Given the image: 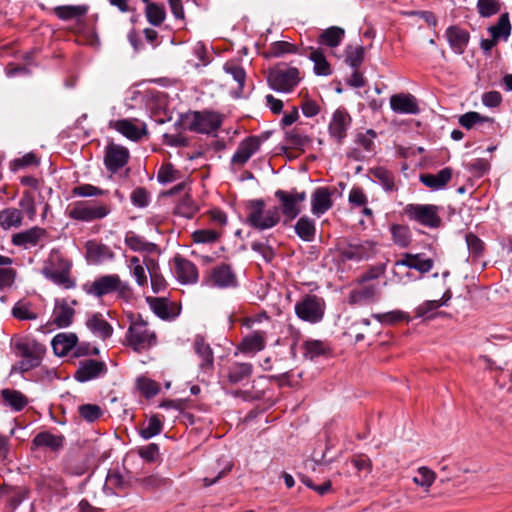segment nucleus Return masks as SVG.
<instances>
[{
	"label": "nucleus",
	"instance_id": "1",
	"mask_svg": "<svg viewBox=\"0 0 512 512\" xmlns=\"http://www.w3.org/2000/svg\"><path fill=\"white\" fill-rule=\"evenodd\" d=\"M10 347L17 356L22 357V360L12 367L11 373H23L38 367L46 351L45 346L36 340L18 335L11 338Z\"/></svg>",
	"mask_w": 512,
	"mask_h": 512
},
{
	"label": "nucleus",
	"instance_id": "2",
	"mask_svg": "<svg viewBox=\"0 0 512 512\" xmlns=\"http://www.w3.org/2000/svg\"><path fill=\"white\" fill-rule=\"evenodd\" d=\"M83 290L96 298L116 293L124 300H129L133 295V289L127 281H122L117 274H108L96 278L91 283L83 285Z\"/></svg>",
	"mask_w": 512,
	"mask_h": 512
},
{
	"label": "nucleus",
	"instance_id": "3",
	"mask_svg": "<svg viewBox=\"0 0 512 512\" xmlns=\"http://www.w3.org/2000/svg\"><path fill=\"white\" fill-rule=\"evenodd\" d=\"M246 223L259 231L275 227L281 219L280 208L273 206L265 210V202L262 199H252L246 204Z\"/></svg>",
	"mask_w": 512,
	"mask_h": 512
},
{
	"label": "nucleus",
	"instance_id": "4",
	"mask_svg": "<svg viewBox=\"0 0 512 512\" xmlns=\"http://www.w3.org/2000/svg\"><path fill=\"white\" fill-rule=\"evenodd\" d=\"M182 124L192 132L201 134L215 133L222 124L218 113L210 111H193L181 117Z\"/></svg>",
	"mask_w": 512,
	"mask_h": 512
},
{
	"label": "nucleus",
	"instance_id": "5",
	"mask_svg": "<svg viewBox=\"0 0 512 512\" xmlns=\"http://www.w3.org/2000/svg\"><path fill=\"white\" fill-rule=\"evenodd\" d=\"M326 304L322 297L315 294L304 295L294 307L295 314L302 321L316 324L322 321Z\"/></svg>",
	"mask_w": 512,
	"mask_h": 512
},
{
	"label": "nucleus",
	"instance_id": "6",
	"mask_svg": "<svg viewBox=\"0 0 512 512\" xmlns=\"http://www.w3.org/2000/svg\"><path fill=\"white\" fill-rule=\"evenodd\" d=\"M126 340L129 346L134 350L140 351L151 347L156 344V335L153 331L148 329L147 322L138 316L130 324Z\"/></svg>",
	"mask_w": 512,
	"mask_h": 512
},
{
	"label": "nucleus",
	"instance_id": "7",
	"mask_svg": "<svg viewBox=\"0 0 512 512\" xmlns=\"http://www.w3.org/2000/svg\"><path fill=\"white\" fill-rule=\"evenodd\" d=\"M111 212L107 204H96L91 201L76 202L69 210L68 217L73 220L90 222L105 218Z\"/></svg>",
	"mask_w": 512,
	"mask_h": 512
},
{
	"label": "nucleus",
	"instance_id": "8",
	"mask_svg": "<svg viewBox=\"0 0 512 512\" xmlns=\"http://www.w3.org/2000/svg\"><path fill=\"white\" fill-rule=\"evenodd\" d=\"M405 213L410 220L428 228H438L442 222L439 207L431 204H409L405 207Z\"/></svg>",
	"mask_w": 512,
	"mask_h": 512
},
{
	"label": "nucleus",
	"instance_id": "9",
	"mask_svg": "<svg viewBox=\"0 0 512 512\" xmlns=\"http://www.w3.org/2000/svg\"><path fill=\"white\" fill-rule=\"evenodd\" d=\"M275 197L281 202L280 213L285 216L284 223L287 224L301 213V204L305 202L307 195L305 191L298 192L295 189L290 192L277 190Z\"/></svg>",
	"mask_w": 512,
	"mask_h": 512
},
{
	"label": "nucleus",
	"instance_id": "10",
	"mask_svg": "<svg viewBox=\"0 0 512 512\" xmlns=\"http://www.w3.org/2000/svg\"><path fill=\"white\" fill-rule=\"evenodd\" d=\"M299 81V70L294 67L285 70H272L268 75L270 87L277 92H291Z\"/></svg>",
	"mask_w": 512,
	"mask_h": 512
},
{
	"label": "nucleus",
	"instance_id": "11",
	"mask_svg": "<svg viewBox=\"0 0 512 512\" xmlns=\"http://www.w3.org/2000/svg\"><path fill=\"white\" fill-rule=\"evenodd\" d=\"M340 256L344 260L361 261L368 259L374 253V244L371 241L351 240L338 245Z\"/></svg>",
	"mask_w": 512,
	"mask_h": 512
},
{
	"label": "nucleus",
	"instance_id": "12",
	"mask_svg": "<svg viewBox=\"0 0 512 512\" xmlns=\"http://www.w3.org/2000/svg\"><path fill=\"white\" fill-rule=\"evenodd\" d=\"M109 127L132 141H138L147 134L146 124L137 119L111 120Z\"/></svg>",
	"mask_w": 512,
	"mask_h": 512
},
{
	"label": "nucleus",
	"instance_id": "13",
	"mask_svg": "<svg viewBox=\"0 0 512 512\" xmlns=\"http://www.w3.org/2000/svg\"><path fill=\"white\" fill-rule=\"evenodd\" d=\"M263 139L260 136H249L243 139L231 158V164L244 166L259 151Z\"/></svg>",
	"mask_w": 512,
	"mask_h": 512
},
{
	"label": "nucleus",
	"instance_id": "14",
	"mask_svg": "<svg viewBox=\"0 0 512 512\" xmlns=\"http://www.w3.org/2000/svg\"><path fill=\"white\" fill-rule=\"evenodd\" d=\"M78 338L74 333H59L52 339V347L56 355L66 356L72 349H76L75 355L81 356L88 354V349L77 346Z\"/></svg>",
	"mask_w": 512,
	"mask_h": 512
},
{
	"label": "nucleus",
	"instance_id": "15",
	"mask_svg": "<svg viewBox=\"0 0 512 512\" xmlns=\"http://www.w3.org/2000/svg\"><path fill=\"white\" fill-rule=\"evenodd\" d=\"M129 159V151L126 147L111 143L105 148L104 164L108 171L116 173L124 167Z\"/></svg>",
	"mask_w": 512,
	"mask_h": 512
},
{
	"label": "nucleus",
	"instance_id": "16",
	"mask_svg": "<svg viewBox=\"0 0 512 512\" xmlns=\"http://www.w3.org/2000/svg\"><path fill=\"white\" fill-rule=\"evenodd\" d=\"M59 268L53 265L43 268V275L53 283L71 289L75 286L74 281L70 278L71 265L64 259L59 258Z\"/></svg>",
	"mask_w": 512,
	"mask_h": 512
},
{
	"label": "nucleus",
	"instance_id": "17",
	"mask_svg": "<svg viewBox=\"0 0 512 512\" xmlns=\"http://www.w3.org/2000/svg\"><path fill=\"white\" fill-rule=\"evenodd\" d=\"M107 372L106 364L103 361L87 359L80 362L75 372V379L79 382H87Z\"/></svg>",
	"mask_w": 512,
	"mask_h": 512
},
{
	"label": "nucleus",
	"instance_id": "18",
	"mask_svg": "<svg viewBox=\"0 0 512 512\" xmlns=\"http://www.w3.org/2000/svg\"><path fill=\"white\" fill-rule=\"evenodd\" d=\"M350 125V115L345 110L337 109L333 113L332 119L329 123V134L338 143H341L343 139L346 137L347 130L350 127Z\"/></svg>",
	"mask_w": 512,
	"mask_h": 512
},
{
	"label": "nucleus",
	"instance_id": "19",
	"mask_svg": "<svg viewBox=\"0 0 512 512\" xmlns=\"http://www.w3.org/2000/svg\"><path fill=\"white\" fill-rule=\"evenodd\" d=\"M267 332L266 329H253L243 337L238 345V350L252 354L262 351L266 346Z\"/></svg>",
	"mask_w": 512,
	"mask_h": 512
},
{
	"label": "nucleus",
	"instance_id": "20",
	"mask_svg": "<svg viewBox=\"0 0 512 512\" xmlns=\"http://www.w3.org/2000/svg\"><path fill=\"white\" fill-rule=\"evenodd\" d=\"M433 265L434 261L431 258H424L421 253H405L401 259L394 263L395 267L405 266L409 269L417 270L422 274L428 273L433 268Z\"/></svg>",
	"mask_w": 512,
	"mask_h": 512
},
{
	"label": "nucleus",
	"instance_id": "21",
	"mask_svg": "<svg viewBox=\"0 0 512 512\" xmlns=\"http://www.w3.org/2000/svg\"><path fill=\"white\" fill-rule=\"evenodd\" d=\"M47 231L44 228L34 226L25 231L15 233L12 236V243L15 246H20L25 249L36 246L39 241L45 237H47Z\"/></svg>",
	"mask_w": 512,
	"mask_h": 512
},
{
	"label": "nucleus",
	"instance_id": "22",
	"mask_svg": "<svg viewBox=\"0 0 512 512\" xmlns=\"http://www.w3.org/2000/svg\"><path fill=\"white\" fill-rule=\"evenodd\" d=\"M86 259L91 264H100L114 258L113 251L105 244L89 240L85 244Z\"/></svg>",
	"mask_w": 512,
	"mask_h": 512
},
{
	"label": "nucleus",
	"instance_id": "23",
	"mask_svg": "<svg viewBox=\"0 0 512 512\" xmlns=\"http://www.w3.org/2000/svg\"><path fill=\"white\" fill-rule=\"evenodd\" d=\"M391 109L399 114H418L419 106L412 94L399 93L390 97Z\"/></svg>",
	"mask_w": 512,
	"mask_h": 512
},
{
	"label": "nucleus",
	"instance_id": "24",
	"mask_svg": "<svg viewBox=\"0 0 512 512\" xmlns=\"http://www.w3.org/2000/svg\"><path fill=\"white\" fill-rule=\"evenodd\" d=\"M445 36L454 53L458 55L464 53L470 39L468 31L459 26L452 25L446 29Z\"/></svg>",
	"mask_w": 512,
	"mask_h": 512
},
{
	"label": "nucleus",
	"instance_id": "25",
	"mask_svg": "<svg viewBox=\"0 0 512 512\" xmlns=\"http://www.w3.org/2000/svg\"><path fill=\"white\" fill-rule=\"evenodd\" d=\"M332 193L328 187H318L311 195V212L320 217L325 214L333 205Z\"/></svg>",
	"mask_w": 512,
	"mask_h": 512
},
{
	"label": "nucleus",
	"instance_id": "26",
	"mask_svg": "<svg viewBox=\"0 0 512 512\" xmlns=\"http://www.w3.org/2000/svg\"><path fill=\"white\" fill-rule=\"evenodd\" d=\"M209 282L213 287L228 288L236 286L237 279L229 265L221 264L212 270Z\"/></svg>",
	"mask_w": 512,
	"mask_h": 512
},
{
	"label": "nucleus",
	"instance_id": "27",
	"mask_svg": "<svg viewBox=\"0 0 512 512\" xmlns=\"http://www.w3.org/2000/svg\"><path fill=\"white\" fill-rule=\"evenodd\" d=\"M465 241L469 252L467 261L473 265L479 264L480 269L483 270L486 267V262L482 261L485 250L484 242L471 232L465 235Z\"/></svg>",
	"mask_w": 512,
	"mask_h": 512
},
{
	"label": "nucleus",
	"instance_id": "28",
	"mask_svg": "<svg viewBox=\"0 0 512 512\" xmlns=\"http://www.w3.org/2000/svg\"><path fill=\"white\" fill-rule=\"evenodd\" d=\"M75 310L69 305L65 299L56 300L53 310V323L59 328L68 327L73 320Z\"/></svg>",
	"mask_w": 512,
	"mask_h": 512
},
{
	"label": "nucleus",
	"instance_id": "29",
	"mask_svg": "<svg viewBox=\"0 0 512 512\" xmlns=\"http://www.w3.org/2000/svg\"><path fill=\"white\" fill-rule=\"evenodd\" d=\"M176 276L182 284H194L198 280V270L194 263L183 258H175Z\"/></svg>",
	"mask_w": 512,
	"mask_h": 512
},
{
	"label": "nucleus",
	"instance_id": "30",
	"mask_svg": "<svg viewBox=\"0 0 512 512\" xmlns=\"http://www.w3.org/2000/svg\"><path fill=\"white\" fill-rule=\"evenodd\" d=\"M253 373L251 363L234 362L227 368V380L231 385L247 381Z\"/></svg>",
	"mask_w": 512,
	"mask_h": 512
},
{
	"label": "nucleus",
	"instance_id": "31",
	"mask_svg": "<svg viewBox=\"0 0 512 512\" xmlns=\"http://www.w3.org/2000/svg\"><path fill=\"white\" fill-rule=\"evenodd\" d=\"M64 436L54 435L48 431L38 433L32 440V449L48 448L57 451L63 446Z\"/></svg>",
	"mask_w": 512,
	"mask_h": 512
},
{
	"label": "nucleus",
	"instance_id": "32",
	"mask_svg": "<svg viewBox=\"0 0 512 512\" xmlns=\"http://www.w3.org/2000/svg\"><path fill=\"white\" fill-rule=\"evenodd\" d=\"M29 403L26 395L14 389H2V405L14 412L22 411Z\"/></svg>",
	"mask_w": 512,
	"mask_h": 512
},
{
	"label": "nucleus",
	"instance_id": "33",
	"mask_svg": "<svg viewBox=\"0 0 512 512\" xmlns=\"http://www.w3.org/2000/svg\"><path fill=\"white\" fill-rule=\"evenodd\" d=\"M452 169L449 167L443 168L436 174H423L420 176V181L432 190L442 189L451 180Z\"/></svg>",
	"mask_w": 512,
	"mask_h": 512
},
{
	"label": "nucleus",
	"instance_id": "34",
	"mask_svg": "<svg viewBox=\"0 0 512 512\" xmlns=\"http://www.w3.org/2000/svg\"><path fill=\"white\" fill-rule=\"evenodd\" d=\"M194 350L201 358L200 368L204 371L213 368L214 357L209 344H207L202 336H196L194 339Z\"/></svg>",
	"mask_w": 512,
	"mask_h": 512
},
{
	"label": "nucleus",
	"instance_id": "35",
	"mask_svg": "<svg viewBox=\"0 0 512 512\" xmlns=\"http://www.w3.org/2000/svg\"><path fill=\"white\" fill-rule=\"evenodd\" d=\"M86 325L89 330H91L94 334L102 339L109 338L113 333L112 326L104 319L100 313H95L89 317Z\"/></svg>",
	"mask_w": 512,
	"mask_h": 512
},
{
	"label": "nucleus",
	"instance_id": "36",
	"mask_svg": "<svg viewBox=\"0 0 512 512\" xmlns=\"http://www.w3.org/2000/svg\"><path fill=\"white\" fill-rule=\"evenodd\" d=\"M125 244L135 252L153 253L157 250V245L146 241L143 237L133 231H128L124 238Z\"/></svg>",
	"mask_w": 512,
	"mask_h": 512
},
{
	"label": "nucleus",
	"instance_id": "37",
	"mask_svg": "<svg viewBox=\"0 0 512 512\" xmlns=\"http://www.w3.org/2000/svg\"><path fill=\"white\" fill-rule=\"evenodd\" d=\"M294 229L297 236L305 242H312L315 238V221L308 216L300 217L296 222Z\"/></svg>",
	"mask_w": 512,
	"mask_h": 512
},
{
	"label": "nucleus",
	"instance_id": "38",
	"mask_svg": "<svg viewBox=\"0 0 512 512\" xmlns=\"http://www.w3.org/2000/svg\"><path fill=\"white\" fill-rule=\"evenodd\" d=\"M512 26L508 13H503L495 25L488 27V32L494 39L507 41L511 35Z\"/></svg>",
	"mask_w": 512,
	"mask_h": 512
},
{
	"label": "nucleus",
	"instance_id": "39",
	"mask_svg": "<svg viewBox=\"0 0 512 512\" xmlns=\"http://www.w3.org/2000/svg\"><path fill=\"white\" fill-rule=\"evenodd\" d=\"M459 124L466 129H471L476 125L482 126L485 124L488 125L489 128H492L494 119L491 117L482 116L478 112L471 111L459 117Z\"/></svg>",
	"mask_w": 512,
	"mask_h": 512
},
{
	"label": "nucleus",
	"instance_id": "40",
	"mask_svg": "<svg viewBox=\"0 0 512 512\" xmlns=\"http://www.w3.org/2000/svg\"><path fill=\"white\" fill-rule=\"evenodd\" d=\"M374 181L380 184L386 192L396 190L394 175L384 167H376L371 170Z\"/></svg>",
	"mask_w": 512,
	"mask_h": 512
},
{
	"label": "nucleus",
	"instance_id": "41",
	"mask_svg": "<svg viewBox=\"0 0 512 512\" xmlns=\"http://www.w3.org/2000/svg\"><path fill=\"white\" fill-rule=\"evenodd\" d=\"M447 304V300H427L415 308V316L424 320H431L436 317L437 309Z\"/></svg>",
	"mask_w": 512,
	"mask_h": 512
},
{
	"label": "nucleus",
	"instance_id": "42",
	"mask_svg": "<svg viewBox=\"0 0 512 512\" xmlns=\"http://www.w3.org/2000/svg\"><path fill=\"white\" fill-rule=\"evenodd\" d=\"M379 293V288L376 285H364L351 292L350 302L356 304L362 301H373L378 297Z\"/></svg>",
	"mask_w": 512,
	"mask_h": 512
},
{
	"label": "nucleus",
	"instance_id": "43",
	"mask_svg": "<svg viewBox=\"0 0 512 512\" xmlns=\"http://www.w3.org/2000/svg\"><path fill=\"white\" fill-rule=\"evenodd\" d=\"M345 31L344 29L332 26L326 30H324L320 36H319V42L323 45H327L329 47H337L343 37H344Z\"/></svg>",
	"mask_w": 512,
	"mask_h": 512
},
{
	"label": "nucleus",
	"instance_id": "44",
	"mask_svg": "<svg viewBox=\"0 0 512 512\" xmlns=\"http://www.w3.org/2000/svg\"><path fill=\"white\" fill-rule=\"evenodd\" d=\"M372 317L383 325H393L401 321H410V317L406 312L401 310H393L385 313H374Z\"/></svg>",
	"mask_w": 512,
	"mask_h": 512
},
{
	"label": "nucleus",
	"instance_id": "45",
	"mask_svg": "<svg viewBox=\"0 0 512 512\" xmlns=\"http://www.w3.org/2000/svg\"><path fill=\"white\" fill-rule=\"evenodd\" d=\"M31 307L32 304L30 302L20 300L13 306L11 314L14 318L20 321L36 320L38 318V314L34 312Z\"/></svg>",
	"mask_w": 512,
	"mask_h": 512
},
{
	"label": "nucleus",
	"instance_id": "46",
	"mask_svg": "<svg viewBox=\"0 0 512 512\" xmlns=\"http://www.w3.org/2000/svg\"><path fill=\"white\" fill-rule=\"evenodd\" d=\"M86 6H57L54 8L55 15L62 20H70L84 16L87 13Z\"/></svg>",
	"mask_w": 512,
	"mask_h": 512
},
{
	"label": "nucleus",
	"instance_id": "47",
	"mask_svg": "<svg viewBox=\"0 0 512 512\" xmlns=\"http://www.w3.org/2000/svg\"><path fill=\"white\" fill-rule=\"evenodd\" d=\"M145 14L148 22L153 26H160L166 17L164 6L157 3H148Z\"/></svg>",
	"mask_w": 512,
	"mask_h": 512
},
{
	"label": "nucleus",
	"instance_id": "48",
	"mask_svg": "<svg viewBox=\"0 0 512 512\" xmlns=\"http://www.w3.org/2000/svg\"><path fill=\"white\" fill-rule=\"evenodd\" d=\"M309 58L314 63L315 74L320 76H327L331 74L330 65L322 51L312 50Z\"/></svg>",
	"mask_w": 512,
	"mask_h": 512
},
{
	"label": "nucleus",
	"instance_id": "49",
	"mask_svg": "<svg viewBox=\"0 0 512 512\" xmlns=\"http://www.w3.org/2000/svg\"><path fill=\"white\" fill-rule=\"evenodd\" d=\"M476 8L481 17L489 18L500 12L501 2L500 0H477Z\"/></svg>",
	"mask_w": 512,
	"mask_h": 512
},
{
	"label": "nucleus",
	"instance_id": "50",
	"mask_svg": "<svg viewBox=\"0 0 512 512\" xmlns=\"http://www.w3.org/2000/svg\"><path fill=\"white\" fill-rule=\"evenodd\" d=\"M223 70L233 77V79L238 84V90L243 92L244 84L246 81V72L243 67L235 62L229 61L224 64Z\"/></svg>",
	"mask_w": 512,
	"mask_h": 512
},
{
	"label": "nucleus",
	"instance_id": "51",
	"mask_svg": "<svg viewBox=\"0 0 512 512\" xmlns=\"http://www.w3.org/2000/svg\"><path fill=\"white\" fill-rule=\"evenodd\" d=\"M22 212L16 208L2 210V228L19 227L22 224Z\"/></svg>",
	"mask_w": 512,
	"mask_h": 512
},
{
	"label": "nucleus",
	"instance_id": "52",
	"mask_svg": "<svg viewBox=\"0 0 512 512\" xmlns=\"http://www.w3.org/2000/svg\"><path fill=\"white\" fill-rule=\"evenodd\" d=\"M163 424L157 416H152L149 418L147 425L143 427L139 434L140 436L148 440L162 432Z\"/></svg>",
	"mask_w": 512,
	"mask_h": 512
},
{
	"label": "nucleus",
	"instance_id": "53",
	"mask_svg": "<svg viewBox=\"0 0 512 512\" xmlns=\"http://www.w3.org/2000/svg\"><path fill=\"white\" fill-rule=\"evenodd\" d=\"M38 485L42 489H46L56 494H61L65 489L61 478L54 475L42 476Z\"/></svg>",
	"mask_w": 512,
	"mask_h": 512
},
{
	"label": "nucleus",
	"instance_id": "54",
	"mask_svg": "<svg viewBox=\"0 0 512 512\" xmlns=\"http://www.w3.org/2000/svg\"><path fill=\"white\" fill-rule=\"evenodd\" d=\"M305 356L314 359L318 356L324 355L328 348L327 345L320 340H308L304 343Z\"/></svg>",
	"mask_w": 512,
	"mask_h": 512
},
{
	"label": "nucleus",
	"instance_id": "55",
	"mask_svg": "<svg viewBox=\"0 0 512 512\" xmlns=\"http://www.w3.org/2000/svg\"><path fill=\"white\" fill-rule=\"evenodd\" d=\"M20 207L27 213L30 220H34L36 216V197L31 191L23 192L19 201Z\"/></svg>",
	"mask_w": 512,
	"mask_h": 512
},
{
	"label": "nucleus",
	"instance_id": "56",
	"mask_svg": "<svg viewBox=\"0 0 512 512\" xmlns=\"http://www.w3.org/2000/svg\"><path fill=\"white\" fill-rule=\"evenodd\" d=\"M434 480L435 473L427 467H420L417 470L416 475L413 477V482L416 485L426 489H428L433 484Z\"/></svg>",
	"mask_w": 512,
	"mask_h": 512
},
{
	"label": "nucleus",
	"instance_id": "57",
	"mask_svg": "<svg viewBox=\"0 0 512 512\" xmlns=\"http://www.w3.org/2000/svg\"><path fill=\"white\" fill-rule=\"evenodd\" d=\"M79 415L87 422H94L98 420L103 411L100 406L96 404H83L78 408Z\"/></svg>",
	"mask_w": 512,
	"mask_h": 512
},
{
	"label": "nucleus",
	"instance_id": "58",
	"mask_svg": "<svg viewBox=\"0 0 512 512\" xmlns=\"http://www.w3.org/2000/svg\"><path fill=\"white\" fill-rule=\"evenodd\" d=\"M346 63L354 69H358L364 59V49L362 46H349L346 51Z\"/></svg>",
	"mask_w": 512,
	"mask_h": 512
},
{
	"label": "nucleus",
	"instance_id": "59",
	"mask_svg": "<svg viewBox=\"0 0 512 512\" xmlns=\"http://www.w3.org/2000/svg\"><path fill=\"white\" fill-rule=\"evenodd\" d=\"M39 164H40V159L37 157L36 154H34L33 152H30V153L23 155L20 158H16L11 163V169L13 171H16V170L27 168V167H36Z\"/></svg>",
	"mask_w": 512,
	"mask_h": 512
},
{
	"label": "nucleus",
	"instance_id": "60",
	"mask_svg": "<svg viewBox=\"0 0 512 512\" xmlns=\"http://www.w3.org/2000/svg\"><path fill=\"white\" fill-rule=\"evenodd\" d=\"M138 455L148 463L158 461L160 453L159 446L156 443H150L137 449Z\"/></svg>",
	"mask_w": 512,
	"mask_h": 512
},
{
	"label": "nucleus",
	"instance_id": "61",
	"mask_svg": "<svg viewBox=\"0 0 512 512\" xmlns=\"http://www.w3.org/2000/svg\"><path fill=\"white\" fill-rule=\"evenodd\" d=\"M179 174V171L176 170L172 164L168 163L160 167L157 179L161 184H166L177 180Z\"/></svg>",
	"mask_w": 512,
	"mask_h": 512
},
{
	"label": "nucleus",
	"instance_id": "62",
	"mask_svg": "<svg viewBox=\"0 0 512 512\" xmlns=\"http://www.w3.org/2000/svg\"><path fill=\"white\" fill-rule=\"evenodd\" d=\"M137 387L147 398L154 397L159 392L158 384L146 377H140L137 379Z\"/></svg>",
	"mask_w": 512,
	"mask_h": 512
},
{
	"label": "nucleus",
	"instance_id": "63",
	"mask_svg": "<svg viewBox=\"0 0 512 512\" xmlns=\"http://www.w3.org/2000/svg\"><path fill=\"white\" fill-rule=\"evenodd\" d=\"M250 329H268L271 327V320L266 313H262L253 317H249L244 323Z\"/></svg>",
	"mask_w": 512,
	"mask_h": 512
},
{
	"label": "nucleus",
	"instance_id": "64",
	"mask_svg": "<svg viewBox=\"0 0 512 512\" xmlns=\"http://www.w3.org/2000/svg\"><path fill=\"white\" fill-rule=\"evenodd\" d=\"M297 47L288 41H276L271 44L270 54L274 57H280L286 53H297Z\"/></svg>",
	"mask_w": 512,
	"mask_h": 512
}]
</instances>
